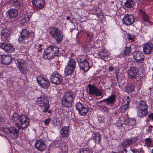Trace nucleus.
Masks as SVG:
<instances>
[{
    "label": "nucleus",
    "mask_w": 153,
    "mask_h": 153,
    "mask_svg": "<svg viewBox=\"0 0 153 153\" xmlns=\"http://www.w3.org/2000/svg\"><path fill=\"white\" fill-rule=\"evenodd\" d=\"M153 49V44L151 42H149L145 44L143 47L144 53L145 54L150 53Z\"/></svg>",
    "instance_id": "f3484780"
},
{
    "label": "nucleus",
    "mask_w": 153,
    "mask_h": 153,
    "mask_svg": "<svg viewBox=\"0 0 153 153\" xmlns=\"http://www.w3.org/2000/svg\"><path fill=\"white\" fill-rule=\"evenodd\" d=\"M36 148L39 151H42L46 148V145L43 140L40 139L37 140L35 144Z\"/></svg>",
    "instance_id": "4468645a"
},
{
    "label": "nucleus",
    "mask_w": 153,
    "mask_h": 153,
    "mask_svg": "<svg viewBox=\"0 0 153 153\" xmlns=\"http://www.w3.org/2000/svg\"><path fill=\"white\" fill-rule=\"evenodd\" d=\"M75 98L72 93L66 92L62 99V105L63 106L69 108L72 106V103Z\"/></svg>",
    "instance_id": "f03ea898"
},
{
    "label": "nucleus",
    "mask_w": 153,
    "mask_h": 153,
    "mask_svg": "<svg viewBox=\"0 0 153 153\" xmlns=\"http://www.w3.org/2000/svg\"><path fill=\"white\" fill-rule=\"evenodd\" d=\"M139 71L137 68L132 67L127 71L128 77L131 79H134L137 77Z\"/></svg>",
    "instance_id": "ddd939ff"
},
{
    "label": "nucleus",
    "mask_w": 153,
    "mask_h": 153,
    "mask_svg": "<svg viewBox=\"0 0 153 153\" xmlns=\"http://www.w3.org/2000/svg\"><path fill=\"white\" fill-rule=\"evenodd\" d=\"M0 47L8 53H11L14 51V48L9 44L2 43L0 46Z\"/></svg>",
    "instance_id": "2eb2a0df"
},
{
    "label": "nucleus",
    "mask_w": 153,
    "mask_h": 153,
    "mask_svg": "<svg viewBox=\"0 0 153 153\" xmlns=\"http://www.w3.org/2000/svg\"><path fill=\"white\" fill-rule=\"evenodd\" d=\"M70 19V17L69 16H67V20H69Z\"/></svg>",
    "instance_id": "338daca9"
},
{
    "label": "nucleus",
    "mask_w": 153,
    "mask_h": 153,
    "mask_svg": "<svg viewBox=\"0 0 153 153\" xmlns=\"http://www.w3.org/2000/svg\"><path fill=\"white\" fill-rule=\"evenodd\" d=\"M133 57L137 62H141L144 60V55L140 51L135 52L133 54Z\"/></svg>",
    "instance_id": "dca6fc26"
},
{
    "label": "nucleus",
    "mask_w": 153,
    "mask_h": 153,
    "mask_svg": "<svg viewBox=\"0 0 153 153\" xmlns=\"http://www.w3.org/2000/svg\"><path fill=\"white\" fill-rule=\"evenodd\" d=\"M10 30L9 28L5 27L3 28L1 33L9 36Z\"/></svg>",
    "instance_id": "ea45409f"
},
{
    "label": "nucleus",
    "mask_w": 153,
    "mask_h": 153,
    "mask_svg": "<svg viewBox=\"0 0 153 153\" xmlns=\"http://www.w3.org/2000/svg\"><path fill=\"white\" fill-rule=\"evenodd\" d=\"M42 47V45L41 44L39 45V48H41Z\"/></svg>",
    "instance_id": "774afa93"
},
{
    "label": "nucleus",
    "mask_w": 153,
    "mask_h": 153,
    "mask_svg": "<svg viewBox=\"0 0 153 153\" xmlns=\"http://www.w3.org/2000/svg\"><path fill=\"white\" fill-rule=\"evenodd\" d=\"M89 94L92 95L96 96H101L102 94V92L100 89H98L94 85H92L90 84L89 85Z\"/></svg>",
    "instance_id": "1a4fd4ad"
},
{
    "label": "nucleus",
    "mask_w": 153,
    "mask_h": 153,
    "mask_svg": "<svg viewBox=\"0 0 153 153\" xmlns=\"http://www.w3.org/2000/svg\"><path fill=\"white\" fill-rule=\"evenodd\" d=\"M36 102L42 108V111L44 113L47 112L49 108V101L48 98L45 95H41L38 98Z\"/></svg>",
    "instance_id": "20e7f679"
},
{
    "label": "nucleus",
    "mask_w": 153,
    "mask_h": 153,
    "mask_svg": "<svg viewBox=\"0 0 153 153\" xmlns=\"http://www.w3.org/2000/svg\"><path fill=\"white\" fill-rule=\"evenodd\" d=\"M139 110L138 112V115L141 117H146L147 114V109L138 107Z\"/></svg>",
    "instance_id": "bb28decb"
},
{
    "label": "nucleus",
    "mask_w": 153,
    "mask_h": 153,
    "mask_svg": "<svg viewBox=\"0 0 153 153\" xmlns=\"http://www.w3.org/2000/svg\"><path fill=\"white\" fill-rule=\"evenodd\" d=\"M52 123L55 126H57L58 128H61L62 126V122L59 118L54 119L52 121Z\"/></svg>",
    "instance_id": "7c9ffc66"
},
{
    "label": "nucleus",
    "mask_w": 153,
    "mask_h": 153,
    "mask_svg": "<svg viewBox=\"0 0 153 153\" xmlns=\"http://www.w3.org/2000/svg\"><path fill=\"white\" fill-rule=\"evenodd\" d=\"M76 62L73 59H69L67 66L75 68Z\"/></svg>",
    "instance_id": "4c0bfd02"
},
{
    "label": "nucleus",
    "mask_w": 153,
    "mask_h": 153,
    "mask_svg": "<svg viewBox=\"0 0 153 153\" xmlns=\"http://www.w3.org/2000/svg\"><path fill=\"white\" fill-rule=\"evenodd\" d=\"M75 69V68L66 66L65 71V75L67 76L71 74L74 71Z\"/></svg>",
    "instance_id": "2f4dec72"
},
{
    "label": "nucleus",
    "mask_w": 153,
    "mask_h": 153,
    "mask_svg": "<svg viewBox=\"0 0 153 153\" xmlns=\"http://www.w3.org/2000/svg\"><path fill=\"white\" fill-rule=\"evenodd\" d=\"M134 4V1L133 0H127L125 3V6L126 8H132Z\"/></svg>",
    "instance_id": "473e14b6"
},
{
    "label": "nucleus",
    "mask_w": 153,
    "mask_h": 153,
    "mask_svg": "<svg viewBox=\"0 0 153 153\" xmlns=\"http://www.w3.org/2000/svg\"><path fill=\"white\" fill-rule=\"evenodd\" d=\"M134 21V16L131 14H125L123 19V23L127 25H131Z\"/></svg>",
    "instance_id": "9d476101"
},
{
    "label": "nucleus",
    "mask_w": 153,
    "mask_h": 153,
    "mask_svg": "<svg viewBox=\"0 0 153 153\" xmlns=\"http://www.w3.org/2000/svg\"><path fill=\"white\" fill-rule=\"evenodd\" d=\"M68 127L64 126L61 130L60 132V137L61 139L63 137H67L69 132Z\"/></svg>",
    "instance_id": "412c9836"
},
{
    "label": "nucleus",
    "mask_w": 153,
    "mask_h": 153,
    "mask_svg": "<svg viewBox=\"0 0 153 153\" xmlns=\"http://www.w3.org/2000/svg\"><path fill=\"white\" fill-rule=\"evenodd\" d=\"M10 3L12 6L17 9L20 8L21 6V3L18 0H11Z\"/></svg>",
    "instance_id": "c85d7f7f"
},
{
    "label": "nucleus",
    "mask_w": 153,
    "mask_h": 153,
    "mask_svg": "<svg viewBox=\"0 0 153 153\" xmlns=\"http://www.w3.org/2000/svg\"><path fill=\"white\" fill-rule=\"evenodd\" d=\"M18 14L17 10L15 9H10L8 11V15L10 18H14Z\"/></svg>",
    "instance_id": "393cba45"
},
{
    "label": "nucleus",
    "mask_w": 153,
    "mask_h": 153,
    "mask_svg": "<svg viewBox=\"0 0 153 153\" xmlns=\"http://www.w3.org/2000/svg\"><path fill=\"white\" fill-rule=\"evenodd\" d=\"M132 151L133 153H136L138 152V151L136 149H133L132 150Z\"/></svg>",
    "instance_id": "bf43d9fd"
},
{
    "label": "nucleus",
    "mask_w": 153,
    "mask_h": 153,
    "mask_svg": "<svg viewBox=\"0 0 153 153\" xmlns=\"http://www.w3.org/2000/svg\"><path fill=\"white\" fill-rule=\"evenodd\" d=\"M91 35L90 34H88L87 35L88 37L90 38V36H91Z\"/></svg>",
    "instance_id": "0e129e2a"
},
{
    "label": "nucleus",
    "mask_w": 153,
    "mask_h": 153,
    "mask_svg": "<svg viewBox=\"0 0 153 153\" xmlns=\"http://www.w3.org/2000/svg\"><path fill=\"white\" fill-rule=\"evenodd\" d=\"M99 109L104 113H107L109 111V108L105 105H99Z\"/></svg>",
    "instance_id": "c9c22d12"
},
{
    "label": "nucleus",
    "mask_w": 153,
    "mask_h": 153,
    "mask_svg": "<svg viewBox=\"0 0 153 153\" xmlns=\"http://www.w3.org/2000/svg\"><path fill=\"white\" fill-rule=\"evenodd\" d=\"M92 139L96 143H99L101 141V137L99 133L98 132L94 133L93 134Z\"/></svg>",
    "instance_id": "cd10ccee"
},
{
    "label": "nucleus",
    "mask_w": 153,
    "mask_h": 153,
    "mask_svg": "<svg viewBox=\"0 0 153 153\" xmlns=\"http://www.w3.org/2000/svg\"><path fill=\"white\" fill-rule=\"evenodd\" d=\"M123 150L121 151L120 152V153H127V150L126 149V148L123 149Z\"/></svg>",
    "instance_id": "603ef678"
},
{
    "label": "nucleus",
    "mask_w": 153,
    "mask_h": 153,
    "mask_svg": "<svg viewBox=\"0 0 153 153\" xmlns=\"http://www.w3.org/2000/svg\"><path fill=\"white\" fill-rule=\"evenodd\" d=\"M140 106L139 108H143L144 109H147V106L146 105V101H142L139 103Z\"/></svg>",
    "instance_id": "58836bf2"
},
{
    "label": "nucleus",
    "mask_w": 153,
    "mask_h": 153,
    "mask_svg": "<svg viewBox=\"0 0 153 153\" xmlns=\"http://www.w3.org/2000/svg\"><path fill=\"white\" fill-rule=\"evenodd\" d=\"M2 64L8 65L10 64L11 62L12 59L11 57L9 56H3L2 57Z\"/></svg>",
    "instance_id": "5701e85b"
},
{
    "label": "nucleus",
    "mask_w": 153,
    "mask_h": 153,
    "mask_svg": "<svg viewBox=\"0 0 153 153\" xmlns=\"http://www.w3.org/2000/svg\"><path fill=\"white\" fill-rule=\"evenodd\" d=\"M15 62L21 72L24 73L26 72L27 69L25 67V62L23 60L18 59L15 61Z\"/></svg>",
    "instance_id": "f8f14e48"
},
{
    "label": "nucleus",
    "mask_w": 153,
    "mask_h": 153,
    "mask_svg": "<svg viewBox=\"0 0 153 153\" xmlns=\"http://www.w3.org/2000/svg\"><path fill=\"white\" fill-rule=\"evenodd\" d=\"M50 34L55 39L58 43H60L63 39V35L59 29L56 27H50L49 28Z\"/></svg>",
    "instance_id": "39448f33"
},
{
    "label": "nucleus",
    "mask_w": 153,
    "mask_h": 153,
    "mask_svg": "<svg viewBox=\"0 0 153 153\" xmlns=\"http://www.w3.org/2000/svg\"><path fill=\"white\" fill-rule=\"evenodd\" d=\"M59 48L52 45L47 48L44 53L43 57L45 59H50L56 56L58 53Z\"/></svg>",
    "instance_id": "7ed1b4c3"
},
{
    "label": "nucleus",
    "mask_w": 153,
    "mask_h": 153,
    "mask_svg": "<svg viewBox=\"0 0 153 153\" xmlns=\"http://www.w3.org/2000/svg\"><path fill=\"white\" fill-rule=\"evenodd\" d=\"M20 33L18 41L20 43H23L25 40L27 39L30 37V32L27 29H25L22 30Z\"/></svg>",
    "instance_id": "6e6552de"
},
{
    "label": "nucleus",
    "mask_w": 153,
    "mask_h": 153,
    "mask_svg": "<svg viewBox=\"0 0 153 153\" xmlns=\"http://www.w3.org/2000/svg\"><path fill=\"white\" fill-rule=\"evenodd\" d=\"M32 3L40 9L43 8L44 6V0H34L33 1Z\"/></svg>",
    "instance_id": "b1692460"
},
{
    "label": "nucleus",
    "mask_w": 153,
    "mask_h": 153,
    "mask_svg": "<svg viewBox=\"0 0 153 153\" xmlns=\"http://www.w3.org/2000/svg\"><path fill=\"white\" fill-rule=\"evenodd\" d=\"M101 11L100 10H99V12H98V11H96V13L97 15H98V16L99 15V14L100 13H101Z\"/></svg>",
    "instance_id": "13d9d810"
},
{
    "label": "nucleus",
    "mask_w": 153,
    "mask_h": 153,
    "mask_svg": "<svg viewBox=\"0 0 153 153\" xmlns=\"http://www.w3.org/2000/svg\"><path fill=\"white\" fill-rule=\"evenodd\" d=\"M130 144L128 138L124 139L123 141L120 143V147L122 149L125 148L129 146Z\"/></svg>",
    "instance_id": "c756f323"
},
{
    "label": "nucleus",
    "mask_w": 153,
    "mask_h": 153,
    "mask_svg": "<svg viewBox=\"0 0 153 153\" xmlns=\"http://www.w3.org/2000/svg\"><path fill=\"white\" fill-rule=\"evenodd\" d=\"M51 120V119L50 118H48V119H46L45 120V125H48L49 124V123L50 122V121Z\"/></svg>",
    "instance_id": "09e8293b"
},
{
    "label": "nucleus",
    "mask_w": 153,
    "mask_h": 153,
    "mask_svg": "<svg viewBox=\"0 0 153 153\" xmlns=\"http://www.w3.org/2000/svg\"><path fill=\"white\" fill-rule=\"evenodd\" d=\"M80 59L79 61H78L79 62H83L88 61L86 60V57L85 55H82L80 56L79 57Z\"/></svg>",
    "instance_id": "a18cd8bd"
},
{
    "label": "nucleus",
    "mask_w": 153,
    "mask_h": 153,
    "mask_svg": "<svg viewBox=\"0 0 153 153\" xmlns=\"http://www.w3.org/2000/svg\"><path fill=\"white\" fill-rule=\"evenodd\" d=\"M148 117L149 118H151L153 120V114H152L148 115Z\"/></svg>",
    "instance_id": "6e6d98bb"
},
{
    "label": "nucleus",
    "mask_w": 153,
    "mask_h": 153,
    "mask_svg": "<svg viewBox=\"0 0 153 153\" xmlns=\"http://www.w3.org/2000/svg\"><path fill=\"white\" fill-rule=\"evenodd\" d=\"M128 39L129 40H131L132 41H133V39H132L131 37H129L128 38Z\"/></svg>",
    "instance_id": "680f3d73"
},
{
    "label": "nucleus",
    "mask_w": 153,
    "mask_h": 153,
    "mask_svg": "<svg viewBox=\"0 0 153 153\" xmlns=\"http://www.w3.org/2000/svg\"><path fill=\"white\" fill-rule=\"evenodd\" d=\"M131 52V48L130 47H126L124 51V55H127L129 54Z\"/></svg>",
    "instance_id": "37998d69"
},
{
    "label": "nucleus",
    "mask_w": 153,
    "mask_h": 153,
    "mask_svg": "<svg viewBox=\"0 0 153 153\" xmlns=\"http://www.w3.org/2000/svg\"><path fill=\"white\" fill-rule=\"evenodd\" d=\"M4 122V120L1 116H0V123H3Z\"/></svg>",
    "instance_id": "5fc2aeb1"
},
{
    "label": "nucleus",
    "mask_w": 153,
    "mask_h": 153,
    "mask_svg": "<svg viewBox=\"0 0 153 153\" xmlns=\"http://www.w3.org/2000/svg\"><path fill=\"white\" fill-rule=\"evenodd\" d=\"M129 107L127 104H125L120 107V110L122 113H124L128 110Z\"/></svg>",
    "instance_id": "e433bc0d"
},
{
    "label": "nucleus",
    "mask_w": 153,
    "mask_h": 153,
    "mask_svg": "<svg viewBox=\"0 0 153 153\" xmlns=\"http://www.w3.org/2000/svg\"><path fill=\"white\" fill-rule=\"evenodd\" d=\"M9 133L10 136L14 138H17L19 133V131L14 127H10L8 129Z\"/></svg>",
    "instance_id": "6ab92c4d"
},
{
    "label": "nucleus",
    "mask_w": 153,
    "mask_h": 153,
    "mask_svg": "<svg viewBox=\"0 0 153 153\" xmlns=\"http://www.w3.org/2000/svg\"><path fill=\"white\" fill-rule=\"evenodd\" d=\"M98 119L100 122L102 123L104 121V117H102L101 116H99L98 117Z\"/></svg>",
    "instance_id": "8fccbe9b"
},
{
    "label": "nucleus",
    "mask_w": 153,
    "mask_h": 153,
    "mask_svg": "<svg viewBox=\"0 0 153 153\" xmlns=\"http://www.w3.org/2000/svg\"><path fill=\"white\" fill-rule=\"evenodd\" d=\"M128 87L131 92H132L134 90V87L132 85H128Z\"/></svg>",
    "instance_id": "de8ad7c7"
},
{
    "label": "nucleus",
    "mask_w": 153,
    "mask_h": 153,
    "mask_svg": "<svg viewBox=\"0 0 153 153\" xmlns=\"http://www.w3.org/2000/svg\"><path fill=\"white\" fill-rule=\"evenodd\" d=\"M115 95H112L108 98L103 100L102 102L105 103L107 102V104L110 105L113 104L115 101Z\"/></svg>",
    "instance_id": "4be33fe9"
},
{
    "label": "nucleus",
    "mask_w": 153,
    "mask_h": 153,
    "mask_svg": "<svg viewBox=\"0 0 153 153\" xmlns=\"http://www.w3.org/2000/svg\"><path fill=\"white\" fill-rule=\"evenodd\" d=\"M79 65L80 69L84 72L87 71L90 68L88 61L79 62Z\"/></svg>",
    "instance_id": "aec40b11"
},
{
    "label": "nucleus",
    "mask_w": 153,
    "mask_h": 153,
    "mask_svg": "<svg viewBox=\"0 0 153 153\" xmlns=\"http://www.w3.org/2000/svg\"><path fill=\"white\" fill-rule=\"evenodd\" d=\"M140 12L141 15L142 16V19L143 21L145 22H149V17L146 13L141 9L140 10Z\"/></svg>",
    "instance_id": "72a5a7b5"
},
{
    "label": "nucleus",
    "mask_w": 153,
    "mask_h": 153,
    "mask_svg": "<svg viewBox=\"0 0 153 153\" xmlns=\"http://www.w3.org/2000/svg\"><path fill=\"white\" fill-rule=\"evenodd\" d=\"M99 57L102 59L106 61H108L110 59V56L108 52L104 50L100 51L99 53Z\"/></svg>",
    "instance_id": "a211bd4d"
},
{
    "label": "nucleus",
    "mask_w": 153,
    "mask_h": 153,
    "mask_svg": "<svg viewBox=\"0 0 153 153\" xmlns=\"http://www.w3.org/2000/svg\"><path fill=\"white\" fill-rule=\"evenodd\" d=\"M113 69L114 68L112 66H110L109 68V70L110 71H112Z\"/></svg>",
    "instance_id": "4d7b16f0"
},
{
    "label": "nucleus",
    "mask_w": 153,
    "mask_h": 153,
    "mask_svg": "<svg viewBox=\"0 0 153 153\" xmlns=\"http://www.w3.org/2000/svg\"><path fill=\"white\" fill-rule=\"evenodd\" d=\"M78 153H93L92 150L88 148H81Z\"/></svg>",
    "instance_id": "f704fd0d"
},
{
    "label": "nucleus",
    "mask_w": 153,
    "mask_h": 153,
    "mask_svg": "<svg viewBox=\"0 0 153 153\" xmlns=\"http://www.w3.org/2000/svg\"><path fill=\"white\" fill-rule=\"evenodd\" d=\"M3 76V75L2 74L0 73V79Z\"/></svg>",
    "instance_id": "e2e57ef3"
},
{
    "label": "nucleus",
    "mask_w": 153,
    "mask_h": 153,
    "mask_svg": "<svg viewBox=\"0 0 153 153\" xmlns=\"http://www.w3.org/2000/svg\"><path fill=\"white\" fill-rule=\"evenodd\" d=\"M91 36H90V41H91V39H92L93 36H94V35L92 34H91Z\"/></svg>",
    "instance_id": "052dcab7"
},
{
    "label": "nucleus",
    "mask_w": 153,
    "mask_h": 153,
    "mask_svg": "<svg viewBox=\"0 0 153 153\" xmlns=\"http://www.w3.org/2000/svg\"><path fill=\"white\" fill-rule=\"evenodd\" d=\"M1 40L3 41H6L9 37V35L1 33Z\"/></svg>",
    "instance_id": "a19ab883"
},
{
    "label": "nucleus",
    "mask_w": 153,
    "mask_h": 153,
    "mask_svg": "<svg viewBox=\"0 0 153 153\" xmlns=\"http://www.w3.org/2000/svg\"><path fill=\"white\" fill-rule=\"evenodd\" d=\"M129 97L128 96L127 99V103L125 104H127L128 106L129 107V103L130 101V100L129 98H128Z\"/></svg>",
    "instance_id": "3c124183"
},
{
    "label": "nucleus",
    "mask_w": 153,
    "mask_h": 153,
    "mask_svg": "<svg viewBox=\"0 0 153 153\" xmlns=\"http://www.w3.org/2000/svg\"><path fill=\"white\" fill-rule=\"evenodd\" d=\"M29 17H27L25 18H22L21 20V23L23 24H24L25 23H27L29 21Z\"/></svg>",
    "instance_id": "c03bdc74"
},
{
    "label": "nucleus",
    "mask_w": 153,
    "mask_h": 153,
    "mask_svg": "<svg viewBox=\"0 0 153 153\" xmlns=\"http://www.w3.org/2000/svg\"><path fill=\"white\" fill-rule=\"evenodd\" d=\"M12 120L16 123L15 124L19 129L27 128L30 121L29 118L25 115L22 114L19 116L15 112L14 113L12 117Z\"/></svg>",
    "instance_id": "f257e3e1"
},
{
    "label": "nucleus",
    "mask_w": 153,
    "mask_h": 153,
    "mask_svg": "<svg viewBox=\"0 0 153 153\" xmlns=\"http://www.w3.org/2000/svg\"><path fill=\"white\" fill-rule=\"evenodd\" d=\"M36 79L39 85L41 88L44 89L48 88L50 85V82L48 79L42 76H38Z\"/></svg>",
    "instance_id": "423d86ee"
},
{
    "label": "nucleus",
    "mask_w": 153,
    "mask_h": 153,
    "mask_svg": "<svg viewBox=\"0 0 153 153\" xmlns=\"http://www.w3.org/2000/svg\"><path fill=\"white\" fill-rule=\"evenodd\" d=\"M51 82L53 83L56 85H59L62 80V76L56 72H53L50 77Z\"/></svg>",
    "instance_id": "0eeeda50"
},
{
    "label": "nucleus",
    "mask_w": 153,
    "mask_h": 153,
    "mask_svg": "<svg viewBox=\"0 0 153 153\" xmlns=\"http://www.w3.org/2000/svg\"><path fill=\"white\" fill-rule=\"evenodd\" d=\"M136 123V121L132 118H128L125 120L124 124L131 127Z\"/></svg>",
    "instance_id": "a878e982"
},
{
    "label": "nucleus",
    "mask_w": 153,
    "mask_h": 153,
    "mask_svg": "<svg viewBox=\"0 0 153 153\" xmlns=\"http://www.w3.org/2000/svg\"><path fill=\"white\" fill-rule=\"evenodd\" d=\"M152 142V140L149 138H146L145 139V144L147 146H149L150 144Z\"/></svg>",
    "instance_id": "49530a36"
},
{
    "label": "nucleus",
    "mask_w": 153,
    "mask_h": 153,
    "mask_svg": "<svg viewBox=\"0 0 153 153\" xmlns=\"http://www.w3.org/2000/svg\"><path fill=\"white\" fill-rule=\"evenodd\" d=\"M47 111H48V113H51V110H48V109L47 112Z\"/></svg>",
    "instance_id": "69168bd1"
},
{
    "label": "nucleus",
    "mask_w": 153,
    "mask_h": 153,
    "mask_svg": "<svg viewBox=\"0 0 153 153\" xmlns=\"http://www.w3.org/2000/svg\"><path fill=\"white\" fill-rule=\"evenodd\" d=\"M129 143L131 144L133 143H134L138 140V139L136 137H131V138H128Z\"/></svg>",
    "instance_id": "79ce46f5"
},
{
    "label": "nucleus",
    "mask_w": 153,
    "mask_h": 153,
    "mask_svg": "<svg viewBox=\"0 0 153 153\" xmlns=\"http://www.w3.org/2000/svg\"><path fill=\"white\" fill-rule=\"evenodd\" d=\"M76 108L79 114L81 115L85 116L89 110V109L85 107L80 102H78L76 105Z\"/></svg>",
    "instance_id": "9b49d317"
},
{
    "label": "nucleus",
    "mask_w": 153,
    "mask_h": 153,
    "mask_svg": "<svg viewBox=\"0 0 153 153\" xmlns=\"http://www.w3.org/2000/svg\"><path fill=\"white\" fill-rule=\"evenodd\" d=\"M149 129L148 130V131L149 132H150L152 131L151 128H152L153 127L152 126H149Z\"/></svg>",
    "instance_id": "864d4df0"
}]
</instances>
